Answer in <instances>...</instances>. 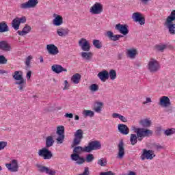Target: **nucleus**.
<instances>
[{"mask_svg": "<svg viewBox=\"0 0 175 175\" xmlns=\"http://www.w3.org/2000/svg\"><path fill=\"white\" fill-rule=\"evenodd\" d=\"M5 73H8V71L5 70H0V75H5Z\"/></svg>", "mask_w": 175, "mask_h": 175, "instance_id": "nucleus-60", "label": "nucleus"}, {"mask_svg": "<svg viewBox=\"0 0 175 175\" xmlns=\"http://www.w3.org/2000/svg\"><path fill=\"white\" fill-rule=\"evenodd\" d=\"M74 152L79 155V154H81V152H87V150H85V146L84 148L81 146H77L73 150Z\"/></svg>", "mask_w": 175, "mask_h": 175, "instance_id": "nucleus-34", "label": "nucleus"}, {"mask_svg": "<svg viewBox=\"0 0 175 175\" xmlns=\"http://www.w3.org/2000/svg\"><path fill=\"white\" fill-rule=\"evenodd\" d=\"M120 117H121V114H120V113H112L113 118H119L120 119Z\"/></svg>", "mask_w": 175, "mask_h": 175, "instance_id": "nucleus-57", "label": "nucleus"}, {"mask_svg": "<svg viewBox=\"0 0 175 175\" xmlns=\"http://www.w3.org/2000/svg\"><path fill=\"white\" fill-rule=\"evenodd\" d=\"M98 79H100L103 83L106 81V80H109V71L103 70L98 73L97 75Z\"/></svg>", "mask_w": 175, "mask_h": 175, "instance_id": "nucleus-21", "label": "nucleus"}, {"mask_svg": "<svg viewBox=\"0 0 175 175\" xmlns=\"http://www.w3.org/2000/svg\"><path fill=\"white\" fill-rule=\"evenodd\" d=\"M151 102H152V100H151V98L147 97L146 101H144L142 103V105H147L148 103H151Z\"/></svg>", "mask_w": 175, "mask_h": 175, "instance_id": "nucleus-54", "label": "nucleus"}, {"mask_svg": "<svg viewBox=\"0 0 175 175\" xmlns=\"http://www.w3.org/2000/svg\"><path fill=\"white\" fill-rule=\"evenodd\" d=\"M118 129L119 132L122 133V135H128L129 133V128H128V126L125 124H118Z\"/></svg>", "mask_w": 175, "mask_h": 175, "instance_id": "nucleus-26", "label": "nucleus"}, {"mask_svg": "<svg viewBox=\"0 0 175 175\" xmlns=\"http://www.w3.org/2000/svg\"><path fill=\"white\" fill-rule=\"evenodd\" d=\"M154 148L155 150H162V148H163V147H162V146H161L159 144H157L154 146Z\"/></svg>", "mask_w": 175, "mask_h": 175, "instance_id": "nucleus-56", "label": "nucleus"}, {"mask_svg": "<svg viewBox=\"0 0 175 175\" xmlns=\"http://www.w3.org/2000/svg\"><path fill=\"white\" fill-rule=\"evenodd\" d=\"M109 77L111 80H116L117 79V72L114 70H109Z\"/></svg>", "mask_w": 175, "mask_h": 175, "instance_id": "nucleus-39", "label": "nucleus"}, {"mask_svg": "<svg viewBox=\"0 0 175 175\" xmlns=\"http://www.w3.org/2000/svg\"><path fill=\"white\" fill-rule=\"evenodd\" d=\"M154 158H155V153H154L152 150H147L146 149L143 150V153L140 157L142 161H144L145 159L151 161V159H154Z\"/></svg>", "mask_w": 175, "mask_h": 175, "instance_id": "nucleus-8", "label": "nucleus"}, {"mask_svg": "<svg viewBox=\"0 0 175 175\" xmlns=\"http://www.w3.org/2000/svg\"><path fill=\"white\" fill-rule=\"evenodd\" d=\"M89 90L91 92H96L99 90V85L96 83H93L89 87Z\"/></svg>", "mask_w": 175, "mask_h": 175, "instance_id": "nucleus-38", "label": "nucleus"}, {"mask_svg": "<svg viewBox=\"0 0 175 175\" xmlns=\"http://www.w3.org/2000/svg\"><path fill=\"white\" fill-rule=\"evenodd\" d=\"M140 25H144V23H140Z\"/></svg>", "mask_w": 175, "mask_h": 175, "instance_id": "nucleus-64", "label": "nucleus"}, {"mask_svg": "<svg viewBox=\"0 0 175 175\" xmlns=\"http://www.w3.org/2000/svg\"><path fill=\"white\" fill-rule=\"evenodd\" d=\"M102 148V144L98 140H94L89 142L88 146H85L86 152H91V151H95L100 150Z\"/></svg>", "mask_w": 175, "mask_h": 175, "instance_id": "nucleus-4", "label": "nucleus"}, {"mask_svg": "<svg viewBox=\"0 0 175 175\" xmlns=\"http://www.w3.org/2000/svg\"><path fill=\"white\" fill-rule=\"evenodd\" d=\"M46 51L50 55H57L59 53L58 47L54 44H49L46 45Z\"/></svg>", "mask_w": 175, "mask_h": 175, "instance_id": "nucleus-15", "label": "nucleus"}, {"mask_svg": "<svg viewBox=\"0 0 175 175\" xmlns=\"http://www.w3.org/2000/svg\"><path fill=\"white\" fill-rule=\"evenodd\" d=\"M100 175H116V173L109 171L107 172H100Z\"/></svg>", "mask_w": 175, "mask_h": 175, "instance_id": "nucleus-53", "label": "nucleus"}, {"mask_svg": "<svg viewBox=\"0 0 175 175\" xmlns=\"http://www.w3.org/2000/svg\"><path fill=\"white\" fill-rule=\"evenodd\" d=\"M166 27L169 29V32L171 35H175V25L172 23H165Z\"/></svg>", "mask_w": 175, "mask_h": 175, "instance_id": "nucleus-32", "label": "nucleus"}, {"mask_svg": "<svg viewBox=\"0 0 175 175\" xmlns=\"http://www.w3.org/2000/svg\"><path fill=\"white\" fill-rule=\"evenodd\" d=\"M61 24H62V23H53V25H55V27H59Z\"/></svg>", "mask_w": 175, "mask_h": 175, "instance_id": "nucleus-61", "label": "nucleus"}, {"mask_svg": "<svg viewBox=\"0 0 175 175\" xmlns=\"http://www.w3.org/2000/svg\"><path fill=\"white\" fill-rule=\"evenodd\" d=\"M9 27L6 23H0V32H8Z\"/></svg>", "mask_w": 175, "mask_h": 175, "instance_id": "nucleus-42", "label": "nucleus"}, {"mask_svg": "<svg viewBox=\"0 0 175 175\" xmlns=\"http://www.w3.org/2000/svg\"><path fill=\"white\" fill-rule=\"evenodd\" d=\"M0 50H3V51H12V46L6 41H0Z\"/></svg>", "mask_w": 175, "mask_h": 175, "instance_id": "nucleus-22", "label": "nucleus"}, {"mask_svg": "<svg viewBox=\"0 0 175 175\" xmlns=\"http://www.w3.org/2000/svg\"><path fill=\"white\" fill-rule=\"evenodd\" d=\"M13 79L16 80L15 84L18 86L19 91H24L25 87H27V82L24 77H23V71H15L12 75Z\"/></svg>", "mask_w": 175, "mask_h": 175, "instance_id": "nucleus-2", "label": "nucleus"}, {"mask_svg": "<svg viewBox=\"0 0 175 175\" xmlns=\"http://www.w3.org/2000/svg\"><path fill=\"white\" fill-rule=\"evenodd\" d=\"M136 134H131L130 136V142L131 146H135L137 142H142L144 137L152 136V131L148 129L135 128L133 129Z\"/></svg>", "mask_w": 175, "mask_h": 175, "instance_id": "nucleus-1", "label": "nucleus"}, {"mask_svg": "<svg viewBox=\"0 0 175 175\" xmlns=\"http://www.w3.org/2000/svg\"><path fill=\"white\" fill-rule=\"evenodd\" d=\"M12 23H27V17L22 16L21 18L16 17L13 19Z\"/></svg>", "mask_w": 175, "mask_h": 175, "instance_id": "nucleus-40", "label": "nucleus"}, {"mask_svg": "<svg viewBox=\"0 0 175 175\" xmlns=\"http://www.w3.org/2000/svg\"><path fill=\"white\" fill-rule=\"evenodd\" d=\"M107 36L109 38V39H110V40H112L113 42H117V40H120V38H123L122 35H114V33L110 31L107 32Z\"/></svg>", "mask_w": 175, "mask_h": 175, "instance_id": "nucleus-20", "label": "nucleus"}, {"mask_svg": "<svg viewBox=\"0 0 175 175\" xmlns=\"http://www.w3.org/2000/svg\"><path fill=\"white\" fill-rule=\"evenodd\" d=\"M119 120H120V121H122V122H128V119H126V118H125L122 115H120V117L119 118Z\"/></svg>", "mask_w": 175, "mask_h": 175, "instance_id": "nucleus-55", "label": "nucleus"}, {"mask_svg": "<svg viewBox=\"0 0 175 175\" xmlns=\"http://www.w3.org/2000/svg\"><path fill=\"white\" fill-rule=\"evenodd\" d=\"M5 64H8V59L3 55H0V65H4Z\"/></svg>", "mask_w": 175, "mask_h": 175, "instance_id": "nucleus-50", "label": "nucleus"}, {"mask_svg": "<svg viewBox=\"0 0 175 175\" xmlns=\"http://www.w3.org/2000/svg\"><path fill=\"white\" fill-rule=\"evenodd\" d=\"M43 62H44V60H43V57H42V56H40V62L41 64H42Z\"/></svg>", "mask_w": 175, "mask_h": 175, "instance_id": "nucleus-63", "label": "nucleus"}, {"mask_svg": "<svg viewBox=\"0 0 175 175\" xmlns=\"http://www.w3.org/2000/svg\"><path fill=\"white\" fill-rule=\"evenodd\" d=\"M92 52H81V57H82L83 59H85L86 61H90L91 58H92Z\"/></svg>", "mask_w": 175, "mask_h": 175, "instance_id": "nucleus-31", "label": "nucleus"}, {"mask_svg": "<svg viewBox=\"0 0 175 175\" xmlns=\"http://www.w3.org/2000/svg\"><path fill=\"white\" fill-rule=\"evenodd\" d=\"M103 106H105V104L102 102H96L94 103V111L95 113H102V110H103Z\"/></svg>", "mask_w": 175, "mask_h": 175, "instance_id": "nucleus-24", "label": "nucleus"}, {"mask_svg": "<svg viewBox=\"0 0 175 175\" xmlns=\"http://www.w3.org/2000/svg\"><path fill=\"white\" fill-rule=\"evenodd\" d=\"M31 75H32V72L28 71L26 75V79H27V80H29L31 79Z\"/></svg>", "mask_w": 175, "mask_h": 175, "instance_id": "nucleus-59", "label": "nucleus"}, {"mask_svg": "<svg viewBox=\"0 0 175 175\" xmlns=\"http://www.w3.org/2000/svg\"><path fill=\"white\" fill-rule=\"evenodd\" d=\"M93 45L94 46V47H96V49H102L103 46L102 42L98 40H94Z\"/></svg>", "mask_w": 175, "mask_h": 175, "instance_id": "nucleus-43", "label": "nucleus"}, {"mask_svg": "<svg viewBox=\"0 0 175 175\" xmlns=\"http://www.w3.org/2000/svg\"><path fill=\"white\" fill-rule=\"evenodd\" d=\"M56 133L58 135H65V126H57Z\"/></svg>", "mask_w": 175, "mask_h": 175, "instance_id": "nucleus-35", "label": "nucleus"}, {"mask_svg": "<svg viewBox=\"0 0 175 175\" xmlns=\"http://www.w3.org/2000/svg\"><path fill=\"white\" fill-rule=\"evenodd\" d=\"M51 69L53 72L57 74L62 73V72H68V69L62 67V66L59 64H54L51 66Z\"/></svg>", "mask_w": 175, "mask_h": 175, "instance_id": "nucleus-19", "label": "nucleus"}, {"mask_svg": "<svg viewBox=\"0 0 175 175\" xmlns=\"http://www.w3.org/2000/svg\"><path fill=\"white\" fill-rule=\"evenodd\" d=\"M71 159L72 161H76L78 165H82V163L85 161L84 158L80 157V156L77 154H72Z\"/></svg>", "mask_w": 175, "mask_h": 175, "instance_id": "nucleus-27", "label": "nucleus"}, {"mask_svg": "<svg viewBox=\"0 0 175 175\" xmlns=\"http://www.w3.org/2000/svg\"><path fill=\"white\" fill-rule=\"evenodd\" d=\"M33 59V56H32V55H29L26 57L25 64L26 66H27V68H29V66H30L31 61H32Z\"/></svg>", "mask_w": 175, "mask_h": 175, "instance_id": "nucleus-46", "label": "nucleus"}, {"mask_svg": "<svg viewBox=\"0 0 175 175\" xmlns=\"http://www.w3.org/2000/svg\"><path fill=\"white\" fill-rule=\"evenodd\" d=\"M53 17H55V18L53 19V23H63L64 22V18L60 15L54 14Z\"/></svg>", "mask_w": 175, "mask_h": 175, "instance_id": "nucleus-37", "label": "nucleus"}, {"mask_svg": "<svg viewBox=\"0 0 175 175\" xmlns=\"http://www.w3.org/2000/svg\"><path fill=\"white\" fill-rule=\"evenodd\" d=\"M81 81V75L75 73L71 77V81L72 84H79Z\"/></svg>", "mask_w": 175, "mask_h": 175, "instance_id": "nucleus-29", "label": "nucleus"}, {"mask_svg": "<svg viewBox=\"0 0 175 175\" xmlns=\"http://www.w3.org/2000/svg\"><path fill=\"white\" fill-rule=\"evenodd\" d=\"M63 85H64V87L63 88L64 91H66V90H68L70 88V84H69L68 80L64 81Z\"/></svg>", "mask_w": 175, "mask_h": 175, "instance_id": "nucleus-51", "label": "nucleus"}, {"mask_svg": "<svg viewBox=\"0 0 175 175\" xmlns=\"http://www.w3.org/2000/svg\"><path fill=\"white\" fill-rule=\"evenodd\" d=\"M8 147V142L5 141H1L0 142V151H2V150H5Z\"/></svg>", "mask_w": 175, "mask_h": 175, "instance_id": "nucleus-48", "label": "nucleus"}, {"mask_svg": "<svg viewBox=\"0 0 175 175\" xmlns=\"http://www.w3.org/2000/svg\"><path fill=\"white\" fill-rule=\"evenodd\" d=\"M175 21V10H172L170 16L167 18L166 23H173Z\"/></svg>", "mask_w": 175, "mask_h": 175, "instance_id": "nucleus-36", "label": "nucleus"}, {"mask_svg": "<svg viewBox=\"0 0 175 175\" xmlns=\"http://www.w3.org/2000/svg\"><path fill=\"white\" fill-rule=\"evenodd\" d=\"M64 117H66V118H73V113H66L64 115Z\"/></svg>", "mask_w": 175, "mask_h": 175, "instance_id": "nucleus-58", "label": "nucleus"}, {"mask_svg": "<svg viewBox=\"0 0 175 175\" xmlns=\"http://www.w3.org/2000/svg\"><path fill=\"white\" fill-rule=\"evenodd\" d=\"M39 157H42L43 159H51L53 158V153L49 150L47 148H42L38 150Z\"/></svg>", "mask_w": 175, "mask_h": 175, "instance_id": "nucleus-9", "label": "nucleus"}, {"mask_svg": "<svg viewBox=\"0 0 175 175\" xmlns=\"http://www.w3.org/2000/svg\"><path fill=\"white\" fill-rule=\"evenodd\" d=\"M95 159V157H94V154H89L86 156L85 161L88 162V163H90V162H92Z\"/></svg>", "mask_w": 175, "mask_h": 175, "instance_id": "nucleus-47", "label": "nucleus"}, {"mask_svg": "<svg viewBox=\"0 0 175 175\" xmlns=\"http://www.w3.org/2000/svg\"><path fill=\"white\" fill-rule=\"evenodd\" d=\"M54 136H47L45 142L46 148H49V147H53V146H54Z\"/></svg>", "mask_w": 175, "mask_h": 175, "instance_id": "nucleus-28", "label": "nucleus"}, {"mask_svg": "<svg viewBox=\"0 0 175 175\" xmlns=\"http://www.w3.org/2000/svg\"><path fill=\"white\" fill-rule=\"evenodd\" d=\"M82 116L84 118H87V117L92 118V117H94L95 116V112L94 111L85 109L82 111Z\"/></svg>", "mask_w": 175, "mask_h": 175, "instance_id": "nucleus-30", "label": "nucleus"}, {"mask_svg": "<svg viewBox=\"0 0 175 175\" xmlns=\"http://www.w3.org/2000/svg\"><path fill=\"white\" fill-rule=\"evenodd\" d=\"M79 47H81L83 51H90L91 50V45H90V42L85 38H81L79 41Z\"/></svg>", "mask_w": 175, "mask_h": 175, "instance_id": "nucleus-13", "label": "nucleus"}, {"mask_svg": "<svg viewBox=\"0 0 175 175\" xmlns=\"http://www.w3.org/2000/svg\"><path fill=\"white\" fill-rule=\"evenodd\" d=\"M79 120H80V117H79V116L76 115V116H75V121H79Z\"/></svg>", "mask_w": 175, "mask_h": 175, "instance_id": "nucleus-62", "label": "nucleus"}, {"mask_svg": "<svg viewBox=\"0 0 175 175\" xmlns=\"http://www.w3.org/2000/svg\"><path fill=\"white\" fill-rule=\"evenodd\" d=\"M167 47V45L165 44H160L156 46V49L158 51H163V50H166Z\"/></svg>", "mask_w": 175, "mask_h": 175, "instance_id": "nucleus-45", "label": "nucleus"}, {"mask_svg": "<svg viewBox=\"0 0 175 175\" xmlns=\"http://www.w3.org/2000/svg\"><path fill=\"white\" fill-rule=\"evenodd\" d=\"M97 163L100 166L105 167V166H106V165H107V160H106V159H105V158H101V159H98Z\"/></svg>", "mask_w": 175, "mask_h": 175, "instance_id": "nucleus-44", "label": "nucleus"}, {"mask_svg": "<svg viewBox=\"0 0 175 175\" xmlns=\"http://www.w3.org/2000/svg\"><path fill=\"white\" fill-rule=\"evenodd\" d=\"M20 23H12V27L15 29V31H18L20 29Z\"/></svg>", "mask_w": 175, "mask_h": 175, "instance_id": "nucleus-52", "label": "nucleus"}, {"mask_svg": "<svg viewBox=\"0 0 175 175\" xmlns=\"http://www.w3.org/2000/svg\"><path fill=\"white\" fill-rule=\"evenodd\" d=\"M59 137L56 139L57 144H62L64 143V139H65V135H58Z\"/></svg>", "mask_w": 175, "mask_h": 175, "instance_id": "nucleus-49", "label": "nucleus"}, {"mask_svg": "<svg viewBox=\"0 0 175 175\" xmlns=\"http://www.w3.org/2000/svg\"><path fill=\"white\" fill-rule=\"evenodd\" d=\"M83 135H84V132L81 129L77 130L74 133V139L72 142L73 146H79L81 143V140H83Z\"/></svg>", "mask_w": 175, "mask_h": 175, "instance_id": "nucleus-6", "label": "nucleus"}, {"mask_svg": "<svg viewBox=\"0 0 175 175\" xmlns=\"http://www.w3.org/2000/svg\"><path fill=\"white\" fill-rule=\"evenodd\" d=\"M174 133H175L174 128L168 129L164 131V134L165 135V136H172V135H174Z\"/></svg>", "mask_w": 175, "mask_h": 175, "instance_id": "nucleus-41", "label": "nucleus"}, {"mask_svg": "<svg viewBox=\"0 0 175 175\" xmlns=\"http://www.w3.org/2000/svg\"><path fill=\"white\" fill-rule=\"evenodd\" d=\"M116 29H117V31H119V32L120 33H122V35H128V33H129V29H128V25H121V24H118L116 25Z\"/></svg>", "mask_w": 175, "mask_h": 175, "instance_id": "nucleus-17", "label": "nucleus"}, {"mask_svg": "<svg viewBox=\"0 0 175 175\" xmlns=\"http://www.w3.org/2000/svg\"><path fill=\"white\" fill-rule=\"evenodd\" d=\"M139 124L144 129H147L151 126L152 122L150 119H142L139 122Z\"/></svg>", "mask_w": 175, "mask_h": 175, "instance_id": "nucleus-23", "label": "nucleus"}, {"mask_svg": "<svg viewBox=\"0 0 175 175\" xmlns=\"http://www.w3.org/2000/svg\"><path fill=\"white\" fill-rule=\"evenodd\" d=\"M132 18L134 20L136 23H145L146 18H144V16L140 12H135L132 15Z\"/></svg>", "mask_w": 175, "mask_h": 175, "instance_id": "nucleus-18", "label": "nucleus"}, {"mask_svg": "<svg viewBox=\"0 0 175 175\" xmlns=\"http://www.w3.org/2000/svg\"><path fill=\"white\" fill-rule=\"evenodd\" d=\"M118 154L116 156L117 159H123L124 157H125V148H124V142L120 140L118 145Z\"/></svg>", "mask_w": 175, "mask_h": 175, "instance_id": "nucleus-11", "label": "nucleus"}, {"mask_svg": "<svg viewBox=\"0 0 175 175\" xmlns=\"http://www.w3.org/2000/svg\"><path fill=\"white\" fill-rule=\"evenodd\" d=\"M159 105L163 109H167V107L172 106V103L170 102V98H169V97L163 96L159 98Z\"/></svg>", "mask_w": 175, "mask_h": 175, "instance_id": "nucleus-10", "label": "nucleus"}, {"mask_svg": "<svg viewBox=\"0 0 175 175\" xmlns=\"http://www.w3.org/2000/svg\"><path fill=\"white\" fill-rule=\"evenodd\" d=\"M8 172L11 173H16L18 172V161L16 159H12L10 163H5Z\"/></svg>", "mask_w": 175, "mask_h": 175, "instance_id": "nucleus-5", "label": "nucleus"}, {"mask_svg": "<svg viewBox=\"0 0 175 175\" xmlns=\"http://www.w3.org/2000/svg\"><path fill=\"white\" fill-rule=\"evenodd\" d=\"M139 52L137 48L132 47L126 50V55L129 59H135L137 57Z\"/></svg>", "mask_w": 175, "mask_h": 175, "instance_id": "nucleus-12", "label": "nucleus"}, {"mask_svg": "<svg viewBox=\"0 0 175 175\" xmlns=\"http://www.w3.org/2000/svg\"><path fill=\"white\" fill-rule=\"evenodd\" d=\"M36 167L41 173H46V174L49 175H55V171L48 167L43 166L40 164H37Z\"/></svg>", "mask_w": 175, "mask_h": 175, "instance_id": "nucleus-14", "label": "nucleus"}, {"mask_svg": "<svg viewBox=\"0 0 175 175\" xmlns=\"http://www.w3.org/2000/svg\"><path fill=\"white\" fill-rule=\"evenodd\" d=\"M68 33L69 30H68V29L61 28L58 29L57 31V33L59 36H66Z\"/></svg>", "mask_w": 175, "mask_h": 175, "instance_id": "nucleus-33", "label": "nucleus"}, {"mask_svg": "<svg viewBox=\"0 0 175 175\" xmlns=\"http://www.w3.org/2000/svg\"><path fill=\"white\" fill-rule=\"evenodd\" d=\"M38 0H29L27 2L21 5V9H31L35 8L38 5Z\"/></svg>", "mask_w": 175, "mask_h": 175, "instance_id": "nucleus-16", "label": "nucleus"}, {"mask_svg": "<svg viewBox=\"0 0 175 175\" xmlns=\"http://www.w3.org/2000/svg\"><path fill=\"white\" fill-rule=\"evenodd\" d=\"M103 12V5L100 3H95L90 9L92 14H100Z\"/></svg>", "mask_w": 175, "mask_h": 175, "instance_id": "nucleus-7", "label": "nucleus"}, {"mask_svg": "<svg viewBox=\"0 0 175 175\" xmlns=\"http://www.w3.org/2000/svg\"><path fill=\"white\" fill-rule=\"evenodd\" d=\"M31 27L29 25H25L23 29L17 31L18 35L20 36H25V35L31 32Z\"/></svg>", "mask_w": 175, "mask_h": 175, "instance_id": "nucleus-25", "label": "nucleus"}, {"mask_svg": "<svg viewBox=\"0 0 175 175\" xmlns=\"http://www.w3.org/2000/svg\"><path fill=\"white\" fill-rule=\"evenodd\" d=\"M160 68L159 62L154 58L150 59L146 66V68L150 72V73H155L156 72H158Z\"/></svg>", "mask_w": 175, "mask_h": 175, "instance_id": "nucleus-3", "label": "nucleus"}]
</instances>
